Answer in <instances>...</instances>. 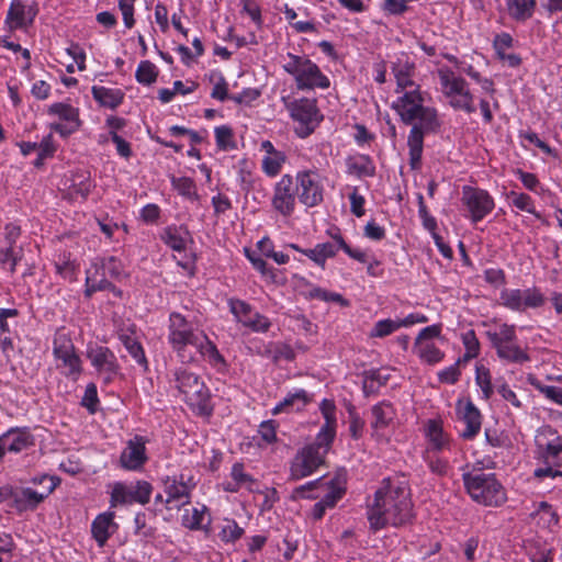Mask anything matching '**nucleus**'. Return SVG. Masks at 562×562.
Segmentation results:
<instances>
[{"label": "nucleus", "mask_w": 562, "mask_h": 562, "mask_svg": "<svg viewBox=\"0 0 562 562\" xmlns=\"http://www.w3.org/2000/svg\"><path fill=\"white\" fill-rule=\"evenodd\" d=\"M538 453L547 464L562 465V436L550 426L538 429L535 437Z\"/></svg>", "instance_id": "nucleus-19"}, {"label": "nucleus", "mask_w": 562, "mask_h": 562, "mask_svg": "<svg viewBox=\"0 0 562 562\" xmlns=\"http://www.w3.org/2000/svg\"><path fill=\"white\" fill-rule=\"evenodd\" d=\"M106 276L120 280L124 276L123 265L115 257L101 258Z\"/></svg>", "instance_id": "nucleus-61"}, {"label": "nucleus", "mask_w": 562, "mask_h": 562, "mask_svg": "<svg viewBox=\"0 0 562 562\" xmlns=\"http://www.w3.org/2000/svg\"><path fill=\"white\" fill-rule=\"evenodd\" d=\"M175 382L183 401L193 412L202 416L211 415V393L198 374L180 368L175 372Z\"/></svg>", "instance_id": "nucleus-5"}, {"label": "nucleus", "mask_w": 562, "mask_h": 562, "mask_svg": "<svg viewBox=\"0 0 562 562\" xmlns=\"http://www.w3.org/2000/svg\"><path fill=\"white\" fill-rule=\"evenodd\" d=\"M36 14L37 9L35 5L13 0L8 10L4 24L10 32L25 30L33 23Z\"/></svg>", "instance_id": "nucleus-26"}, {"label": "nucleus", "mask_w": 562, "mask_h": 562, "mask_svg": "<svg viewBox=\"0 0 562 562\" xmlns=\"http://www.w3.org/2000/svg\"><path fill=\"white\" fill-rule=\"evenodd\" d=\"M330 447L316 438L314 443L300 449L290 463V479L299 481L313 474L324 463Z\"/></svg>", "instance_id": "nucleus-9"}, {"label": "nucleus", "mask_w": 562, "mask_h": 562, "mask_svg": "<svg viewBox=\"0 0 562 562\" xmlns=\"http://www.w3.org/2000/svg\"><path fill=\"white\" fill-rule=\"evenodd\" d=\"M172 188L181 195L193 199L196 198L195 183L191 178L188 177H172Z\"/></svg>", "instance_id": "nucleus-58"}, {"label": "nucleus", "mask_w": 562, "mask_h": 562, "mask_svg": "<svg viewBox=\"0 0 562 562\" xmlns=\"http://www.w3.org/2000/svg\"><path fill=\"white\" fill-rule=\"evenodd\" d=\"M296 192L291 175H283L273 187L272 207L282 216H291L296 205Z\"/></svg>", "instance_id": "nucleus-23"}, {"label": "nucleus", "mask_w": 562, "mask_h": 562, "mask_svg": "<svg viewBox=\"0 0 562 562\" xmlns=\"http://www.w3.org/2000/svg\"><path fill=\"white\" fill-rule=\"evenodd\" d=\"M461 201L467 207L472 223L482 221L495 206L494 199L487 191L470 186L462 188Z\"/></svg>", "instance_id": "nucleus-18"}, {"label": "nucleus", "mask_w": 562, "mask_h": 562, "mask_svg": "<svg viewBox=\"0 0 562 562\" xmlns=\"http://www.w3.org/2000/svg\"><path fill=\"white\" fill-rule=\"evenodd\" d=\"M294 180L297 199L303 205L314 207L323 202L326 177L318 169L299 170Z\"/></svg>", "instance_id": "nucleus-10"}, {"label": "nucleus", "mask_w": 562, "mask_h": 562, "mask_svg": "<svg viewBox=\"0 0 562 562\" xmlns=\"http://www.w3.org/2000/svg\"><path fill=\"white\" fill-rule=\"evenodd\" d=\"M158 68L149 60H142L135 71V78L138 83L144 86L153 85L158 77Z\"/></svg>", "instance_id": "nucleus-50"}, {"label": "nucleus", "mask_w": 562, "mask_h": 562, "mask_svg": "<svg viewBox=\"0 0 562 562\" xmlns=\"http://www.w3.org/2000/svg\"><path fill=\"white\" fill-rule=\"evenodd\" d=\"M244 535V529L231 518H224L220 526L218 537L225 543H234Z\"/></svg>", "instance_id": "nucleus-49"}, {"label": "nucleus", "mask_w": 562, "mask_h": 562, "mask_svg": "<svg viewBox=\"0 0 562 562\" xmlns=\"http://www.w3.org/2000/svg\"><path fill=\"white\" fill-rule=\"evenodd\" d=\"M456 414L458 420L465 426L461 437L473 439L480 432L482 426V416L477 407L468 398H459L456 403Z\"/></svg>", "instance_id": "nucleus-25"}, {"label": "nucleus", "mask_w": 562, "mask_h": 562, "mask_svg": "<svg viewBox=\"0 0 562 562\" xmlns=\"http://www.w3.org/2000/svg\"><path fill=\"white\" fill-rule=\"evenodd\" d=\"M53 355L57 369H59L65 376L77 381L82 372V363L68 335L64 333H57L55 335L53 340Z\"/></svg>", "instance_id": "nucleus-13"}, {"label": "nucleus", "mask_w": 562, "mask_h": 562, "mask_svg": "<svg viewBox=\"0 0 562 562\" xmlns=\"http://www.w3.org/2000/svg\"><path fill=\"white\" fill-rule=\"evenodd\" d=\"M259 150L262 154L260 160L262 172L269 178L277 177L286 162V154L277 149L270 140H262Z\"/></svg>", "instance_id": "nucleus-29"}, {"label": "nucleus", "mask_w": 562, "mask_h": 562, "mask_svg": "<svg viewBox=\"0 0 562 562\" xmlns=\"http://www.w3.org/2000/svg\"><path fill=\"white\" fill-rule=\"evenodd\" d=\"M210 81L213 83L211 97L218 101H225L227 99L228 88L223 75L218 71H212L210 74Z\"/></svg>", "instance_id": "nucleus-57"}, {"label": "nucleus", "mask_w": 562, "mask_h": 562, "mask_svg": "<svg viewBox=\"0 0 562 562\" xmlns=\"http://www.w3.org/2000/svg\"><path fill=\"white\" fill-rule=\"evenodd\" d=\"M487 337L493 347L516 341V327L514 325L501 324L487 331Z\"/></svg>", "instance_id": "nucleus-47"}, {"label": "nucleus", "mask_w": 562, "mask_h": 562, "mask_svg": "<svg viewBox=\"0 0 562 562\" xmlns=\"http://www.w3.org/2000/svg\"><path fill=\"white\" fill-rule=\"evenodd\" d=\"M18 262V257L14 252V247L0 245V265L3 269L14 272Z\"/></svg>", "instance_id": "nucleus-62"}, {"label": "nucleus", "mask_w": 562, "mask_h": 562, "mask_svg": "<svg viewBox=\"0 0 562 562\" xmlns=\"http://www.w3.org/2000/svg\"><path fill=\"white\" fill-rule=\"evenodd\" d=\"M119 526L114 521V513L99 514L91 525V533L100 548L104 547L109 538L116 532Z\"/></svg>", "instance_id": "nucleus-35"}, {"label": "nucleus", "mask_w": 562, "mask_h": 562, "mask_svg": "<svg viewBox=\"0 0 562 562\" xmlns=\"http://www.w3.org/2000/svg\"><path fill=\"white\" fill-rule=\"evenodd\" d=\"M286 109L295 123L294 132L300 138L310 136L323 120L314 99L293 100L286 103Z\"/></svg>", "instance_id": "nucleus-11"}, {"label": "nucleus", "mask_w": 562, "mask_h": 562, "mask_svg": "<svg viewBox=\"0 0 562 562\" xmlns=\"http://www.w3.org/2000/svg\"><path fill=\"white\" fill-rule=\"evenodd\" d=\"M499 299L505 307L518 312L540 307L546 302L544 295L537 288L504 289Z\"/></svg>", "instance_id": "nucleus-20"}, {"label": "nucleus", "mask_w": 562, "mask_h": 562, "mask_svg": "<svg viewBox=\"0 0 562 562\" xmlns=\"http://www.w3.org/2000/svg\"><path fill=\"white\" fill-rule=\"evenodd\" d=\"M117 338L125 347L130 356L142 367L147 369V359L143 346L139 342L136 327L132 324L123 325L117 329Z\"/></svg>", "instance_id": "nucleus-32"}, {"label": "nucleus", "mask_w": 562, "mask_h": 562, "mask_svg": "<svg viewBox=\"0 0 562 562\" xmlns=\"http://www.w3.org/2000/svg\"><path fill=\"white\" fill-rule=\"evenodd\" d=\"M228 307L236 321L252 331L266 333L269 330L271 326L270 321L266 316L254 311L245 301L231 299L228 300Z\"/></svg>", "instance_id": "nucleus-24"}, {"label": "nucleus", "mask_w": 562, "mask_h": 562, "mask_svg": "<svg viewBox=\"0 0 562 562\" xmlns=\"http://www.w3.org/2000/svg\"><path fill=\"white\" fill-rule=\"evenodd\" d=\"M536 0H507L509 15L516 20L529 19L535 10Z\"/></svg>", "instance_id": "nucleus-48"}, {"label": "nucleus", "mask_w": 562, "mask_h": 562, "mask_svg": "<svg viewBox=\"0 0 562 562\" xmlns=\"http://www.w3.org/2000/svg\"><path fill=\"white\" fill-rule=\"evenodd\" d=\"M211 514L205 505H198L184 508L181 522L191 530H209L211 526Z\"/></svg>", "instance_id": "nucleus-37"}, {"label": "nucleus", "mask_w": 562, "mask_h": 562, "mask_svg": "<svg viewBox=\"0 0 562 562\" xmlns=\"http://www.w3.org/2000/svg\"><path fill=\"white\" fill-rule=\"evenodd\" d=\"M346 474L337 473L335 476L329 479H318L315 481L307 482L293 490L291 498L297 501L301 498H317L319 494H306L307 492L319 490L323 494L322 501L333 508L338 501L342 498L346 493Z\"/></svg>", "instance_id": "nucleus-7"}, {"label": "nucleus", "mask_w": 562, "mask_h": 562, "mask_svg": "<svg viewBox=\"0 0 562 562\" xmlns=\"http://www.w3.org/2000/svg\"><path fill=\"white\" fill-rule=\"evenodd\" d=\"M162 241L176 254L178 265L189 273L193 272L194 257L190 249L192 237L187 227L169 225L161 233Z\"/></svg>", "instance_id": "nucleus-14"}, {"label": "nucleus", "mask_w": 562, "mask_h": 562, "mask_svg": "<svg viewBox=\"0 0 562 562\" xmlns=\"http://www.w3.org/2000/svg\"><path fill=\"white\" fill-rule=\"evenodd\" d=\"M392 70L396 80V93H401L402 90L418 86L412 79L414 74V64L409 60L407 55H398L396 60L393 63Z\"/></svg>", "instance_id": "nucleus-34"}, {"label": "nucleus", "mask_w": 562, "mask_h": 562, "mask_svg": "<svg viewBox=\"0 0 562 562\" xmlns=\"http://www.w3.org/2000/svg\"><path fill=\"white\" fill-rule=\"evenodd\" d=\"M1 436L8 452L19 453L34 445L33 436L26 428H11Z\"/></svg>", "instance_id": "nucleus-40"}, {"label": "nucleus", "mask_w": 562, "mask_h": 562, "mask_svg": "<svg viewBox=\"0 0 562 562\" xmlns=\"http://www.w3.org/2000/svg\"><path fill=\"white\" fill-rule=\"evenodd\" d=\"M321 414L325 420L316 435L317 440L331 445L337 431V409L334 401L324 398L319 404Z\"/></svg>", "instance_id": "nucleus-33"}, {"label": "nucleus", "mask_w": 562, "mask_h": 562, "mask_svg": "<svg viewBox=\"0 0 562 562\" xmlns=\"http://www.w3.org/2000/svg\"><path fill=\"white\" fill-rule=\"evenodd\" d=\"M94 101L102 108L115 110L123 101L125 93L122 89L94 85L91 87Z\"/></svg>", "instance_id": "nucleus-39"}, {"label": "nucleus", "mask_w": 562, "mask_h": 562, "mask_svg": "<svg viewBox=\"0 0 562 562\" xmlns=\"http://www.w3.org/2000/svg\"><path fill=\"white\" fill-rule=\"evenodd\" d=\"M86 355L91 366L105 383L111 382L117 375L120 370L117 359L108 347L89 345Z\"/></svg>", "instance_id": "nucleus-22"}, {"label": "nucleus", "mask_w": 562, "mask_h": 562, "mask_svg": "<svg viewBox=\"0 0 562 562\" xmlns=\"http://www.w3.org/2000/svg\"><path fill=\"white\" fill-rule=\"evenodd\" d=\"M528 382L537 389L546 398L562 406V389L553 385H544L532 374L527 378Z\"/></svg>", "instance_id": "nucleus-52"}, {"label": "nucleus", "mask_w": 562, "mask_h": 562, "mask_svg": "<svg viewBox=\"0 0 562 562\" xmlns=\"http://www.w3.org/2000/svg\"><path fill=\"white\" fill-rule=\"evenodd\" d=\"M463 481L472 499L480 504L498 506L506 499L504 487L492 473L468 472L463 474Z\"/></svg>", "instance_id": "nucleus-6"}, {"label": "nucleus", "mask_w": 562, "mask_h": 562, "mask_svg": "<svg viewBox=\"0 0 562 562\" xmlns=\"http://www.w3.org/2000/svg\"><path fill=\"white\" fill-rule=\"evenodd\" d=\"M535 524L541 529L552 530L559 521L557 513L544 502L538 504L537 508L531 513Z\"/></svg>", "instance_id": "nucleus-43"}, {"label": "nucleus", "mask_w": 562, "mask_h": 562, "mask_svg": "<svg viewBox=\"0 0 562 562\" xmlns=\"http://www.w3.org/2000/svg\"><path fill=\"white\" fill-rule=\"evenodd\" d=\"M475 383L482 392V396L487 400L494 393L492 384V376L488 368L483 364H476L475 367Z\"/></svg>", "instance_id": "nucleus-51"}, {"label": "nucleus", "mask_w": 562, "mask_h": 562, "mask_svg": "<svg viewBox=\"0 0 562 562\" xmlns=\"http://www.w3.org/2000/svg\"><path fill=\"white\" fill-rule=\"evenodd\" d=\"M497 356L513 363H524L530 360L529 355L520 348L515 341H510L498 347H495Z\"/></svg>", "instance_id": "nucleus-45"}, {"label": "nucleus", "mask_w": 562, "mask_h": 562, "mask_svg": "<svg viewBox=\"0 0 562 562\" xmlns=\"http://www.w3.org/2000/svg\"><path fill=\"white\" fill-rule=\"evenodd\" d=\"M151 486L145 481L125 484L116 482L111 491V506L126 505L132 503L146 504L149 502Z\"/></svg>", "instance_id": "nucleus-21"}, {"label": "nucleus", "mask_w": 562, "mask_h": 562, "mask_svg": "<svg viewBox=\"0 0 562 562\" xmlns=\"http://www.w3.org/2000/svg\"><path fill=\"white\" fill-rule=\"evenodd\" d=\"M277 427L278 424L274 420H265L260 424L258 434L261 439L267 443L271 445L277 440Z\"/></svg>", "instance_id": "nucleus-64"}, {"label": "nucleus", "mask_w": 562, "mask_h": 562, "mask_svg": "<svg viewBox=\"0 0 562 562\" xmlns=\"http://www.w3.org/2000/svg\"><path fill=\"white\" fill-rule=\"evenodd\" d=\"M232 481L225 484V490L228 492H237L239 488H250L252 479L244 470V465L235 463L231 471Z\"/></svg>", "instance_id": "nucleus-46"}, {"label": "nucleus", "mask_w": 562, "mask_h": 562, "mask_svg": "<svg viewBox=\"0 0 562 562\" xmlns=\"http://www.w3.org/2000/svg\"><path fill=\"white\" fill-rule=\"evenodd\" d=\"M461 340L464 346L465 352L463 356L464 360L476 358L480 352V342L476 338L474 330H467L461 335Z\"/></svg>", "instance_id": "nucleus-59"}, {"label": "nucleus", "mask_w": 562, "mask_h": 562, "mask_svg": "<svg viewBox=\"0 0 562 562\" xmlns=\"http://www.w3.org/2000/svg\"><path fill=\"white\" fill-rule=\"evenodd\" d=\"M347 172L358 178L372 177L375 168L368 156L358 155L347 159Z\"/></svg>", "instance_id": "nucleus-44"}, {"label": "nucleus", "mask_w": 562, "mask_h": 562, "mask_svg": "<svg viewBox=\"0 0 562 562\" xmlns=\"http://www.w3.org/2000/svg\"><path fill=\"white\" fill-rule=\"evenodd\" d=\"M281 66L299 90L327 89L330 86L329 78L305 55L288 53L282 57Z\"/></svg>", "instance_id": "nucleus-4"}, {"label": "nucleus", "mask_w": 562, "mask_h": 562, "mask_svg": "<svg viewBox=\"0 0 562 562\" xmlns=\"http://www.w3.org/2000/svg\"><path fill=\"white\" fill-rule=\"evenodd\" d=\"M40 483H48L43 487L42 492L34 491L31 487H12V506L18 512H27L35 509L46 497H48L54 490L59 485L60 480L56 476L42 475Z\"/></svg>", "instance_id": "nucleus-16"}, {"label": "nucleus", "mask_w": 562, "mask_h": 562, "mask_svg": "<svg viewBox=\"0 0 562 562\" xmlns=\"http://www.w3.org/2000/svg\"><path fill=\"white\" fill-rule=\"evenodd\" d=\"M407 485L385 479L368 503L367 517L371 529L380 530L387 525L398 526L409 520L412 502Z\"/></svg>", "instance_id": "nucleus-2"}, {"label": "nucleus", "mask_w": 562, "mask_h": 562, "mask_svg": "<svg viewBox=\"0 0 562 562\" xmlns=\"http://www.w3.org/2000/svg\"><path fill=\"white\" fill-rule=\"evenodd\" d=\"M510 203L520 211L527 213H535V206L531 198L525 193H517L512 191L509 193Z\"/></svg>", "instance_id": "nucleus-63"}, {"label": "nucleus", "mask_w": 562, "mask_h": 562, "mask_svg": "<svg viewBox=\"0 0 562 562\" xmlns=\"http://www.w3.org/2000/svg\"><path fill=\"white\" fill-rule=\"evenodd\" d=\"M427 132L426 127L420 126V124H413V127L409 131L407 145L409 148V164L413 169H417L420 165L424 134Z\"/></svg>", "instance_id": "nucleus-41"}, {"label": "nucleus", "mask_w": 562, "mask_h": 562, "mask_svg": "<svg viewBox=\"0 0 562 562\" xmlns=\"http://www.w3.org/2000/svg\"><path fill=\"white\" fill-rule=\"evenodd\" d=\"M111 289L116 295H121V291L108 281V276L103 269L101 258H94L90 267L86 271V290L85 294L90 297L94 292Z\"/></svg>", "instance_id": "nucleus-30"}, {"label": "nucleus", "mask_w": 562, "mask_h": 562, "mask_svg": "<svg viewBox=\"0 0 562 562\" xmlns=\"http://www.w3.org/2000/svg\"><path fill=\"white\" fill-rule=\"evenodd\" d=\"M64 186L68 198L74 201H85L94 188L90 172L86 170L72 172Z\"/></svg>", "instance_id": "nucleus-31"}, {"label": "nucleus", "mask_w": 562, "mask_h": 562, "mask_svg": "<svg viewBox=\"0 0 562 562\" xmlns=\"http://www.w3.org/2000/svg\"><path fill=\"white\" fill-rule=\"evenodd\" d=\"M165 504L168 509H178L190 501V486L182 480H168L165 485Z\"/></svg>", "instance_id": "nucleus-36"}, {"label": "nucleus", "mask_w": 562, "mask_h": 562, "mask_svg": "<svg viewBox=\"0 0 562 562\" xmlns=\"http://www.w3.org/2000/svg\"><path fill=\"white\" fill-rule=\"evenodd\" d=\"M400 329L397 319L384 318L380 319L370 329L368 336L370 338H384Z\"/></svg>", "instance_id": "nucleus-53"}, {"label": "nucleus", "mask_w": 562, "mask_h": 562, "mask_svg": "<svg viewBox=\"0 0 562 562\" xmlns=\"http://www.w3.org/2000/svg\"><path fill=\"white\" fill-rule=\"evenodd\" d=\"M310 299H315L324 302H335L340 305H347V301L341 294L336 292H329L323 288L311 285L307 292Z\"/></svg>", "instance_id": "nucleus-56"}, {"label": "nucleus", "mask_w": 562, "mask_h": 562, "mask_svg": "<svg viewBox=\"0 0 562 562\" xmlns=\"http://www.w3.org/2000/svg\"><path fill=\"white\" fill-rule=\"evenodd\" d=\"M340 247L333 239V241L319 243L311 249L302 250V254L308 257L317 266L325 268L326 261L329 258L335 257Z\"/></svg>", "instance_id": "nucleus-42"}, {"label": "nucleus", "mask_w": 562, "mask_h": 562, "mask_svg": "<svg viewBox=\"0 0 562 562\" xmlns=\"http://www.w3.org/2000/svg\"><path fill=\"white\" fill-rule=\"evenodd\" d=\"M168 344L183 362L194 360L191 348L218 372L227 369L224 357L217 347L209 339L204 330L194 326L182 314L172 312L168 323Z\"/></svg>", "instance_id": "nucleus-1"}, {"label": "nucleus", "mask_w": 562, "mask_h": 562, "mask_svg": "<svg viewBox=\"0 0 562 562\" xmlns=\"http://www.w3.org/2000/svg\"><path fill=\"white\" fill-rule=\"evenodd\" d=\"M441 330V324H432L416 336L413 351L422 362L434 366L443 360L445 352L435 344V339L442 338Z\"/></svg>", "instance_id": "nucleus-15"}, {"label": "nucleus", "mask_w": 562, "mask_h": 562, "mask_svg": "<svg viewBox=\"0 0 562 562\" xmlns=\"http://www.w3.org/2000/svg\"><path fill=\"white\" fill-rule=\"evenodd\" d=\"M392 108L405 124H420L426 131H437L440 127L438 112L425 104L419 86L397 93Z\"/></svg>", "instance_id": "nucleus-3"}, {"label": "nucleus", "mask_w": 562, "mask_h": 562, "mask_svg": "<svg viewBox=\"0 0 562 562\" xmlns=\"http://www.w3.org/2000/svg\"><path fill=\"white\" fill-rule=\"evenodd\" d=\"M37 160L35 162L36 166L42 165L43 160L46 158H50L54 156L56 151V145L53 139V135L48 134L45 136L40 143H37Z\"/></svg>", "instance_id": "nucleus-60"}, {"label": "nucleus", "mask_w": 562, "mask_h": 562, "mask_svg": "<svg viewBox=\"0 0 562 562\" xmlns=\"http://www.w3.org/2000/svg\"><path fill=\"white\" fill-rule=\"evenodd\" d=\"M214 136L218 149L226 151L236 148V143L231 127L226 125L215 127Z\"/></svg>", "instance_id": "nucleus-54"}, {"label": "nucleus", "mask_w": 562, "mask_h": 562, "mask_svg": "<svg viewBox=\"0 0 562 562\" xmlns=\"http://www.w3.org/2000/svg\"><path fill=\"white\" fill-rule=\"evenodd\" d=\"M56 272L66 280L77 279L78 265L69 256L64 255L55 262Z\"/></svg>", "instance_id": "nucleus-55"}, {"label": "nucleus", "mask_w": 562, "mask_h": 562, "mask_svg": "<svg viewBox=\"0 0 562 562\" xmlns=\"http://www.w3.org/2000/svg\"><path fill=\"white\" fill-rule=\"evenodd\" d=\"M48 128L67 138L81 127L80 110L68 102H55L47 106Z\"/></svg>", "instance_id": "nucleus-12"}, {"label": "nucleus", "mask_w": 562, "mask_h": 562, "mask_svg": "<svg viewBox=\"0 0 562 562\" xmlns=\"http://www.w3.org/2000/svg\"><path fill=\"white\" fill-rule=\"evenodd\" d=\"M438 76L441 91L453 109L462 110L467 113H474L476 111L474 97L463 78L458 77L448 68L439 69Z\"/></svg>", "instance_id": "nucleus-8"}, {"label": "nucleus", "mask_w": 562, "mask_h": 562, "mask_svg": "<svg viewBox=\"0 0 562 562\" xmlns=\"http://www.w3.org/2000/svg\"><path fill=\"white\" fill-rule=\"evenodd\" d=\"M396 418L395 408L386 402L372 406L370 415L371 437L378 443H389L393 435Z\"/></svg>", "instance_id": "nucleus-17"}, {"label": "nucleus", "mask_w": 562, "mask_h": 562, "mask_svg": "<svg viewBox=\"0 0 562 562\" xmlns=\"http://www.w3.org/2000/svg\"><path fill=\"white\" fill-rule=\"evenodd\" d=\"M147 461L146 440L140 436H135L127 441L121 452V467L128 471H138Z\"/></svg>", "instance_id": "nucleus-27"}, {"label": "nucleus", "mask_w": 562, "mask_h": 562, "mask_svg": "<svg viewBox=\"0 0 562 562\" xmlns=\"http://www.w3.org/2000/svg\"><path fill=\"white\" fill-rule=\"evenodd\" d=\"M312 401L310 395L303 389H294L289 392L286 396L280 401L272 409V415H279L281 413H288L291 411H301Z\"/></svg>", "instance_id": "nucleus-38"}, {"label": "nucleus", "mask_w": 562, "mask_h": 562, "mask_svg": "<svg viewBox=\"0 0 562 562\" xmlns=\"http://www.w3.org/2000/svg\"><path fill=\"white\" fill-rule=\"evenodd\" d=\"M426 450L424 453H441L451 450L452 440L443 430L442 422L429 419L425 425Z\"/></svg>", "instance_id": "nucleus-28"}]
</instances>
